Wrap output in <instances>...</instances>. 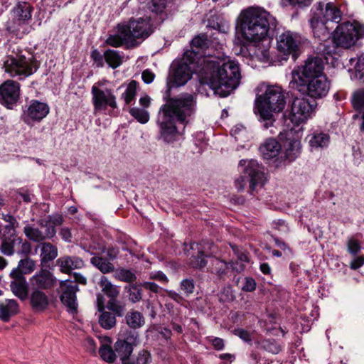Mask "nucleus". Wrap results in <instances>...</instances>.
I'll use <instances>...</instances> for the list:
<instances>
[{"label":"nucleus","instance_id":"f257e3e1","mask_svg":"<svg viewBox=\"0 0 364 364\" xmlns=\"http://www.w3.org/2000/svg\"><path fill=\"white\" fill-rule=\"evenodd\" d=\"M194 55L191 50H186L181 59L175 60L171 65L167 79L168 90L164 97L166 104L163 107L164 119L161 123V136L168 143L176 140L179 133L176 127V121L183 123L188 116L193 112L194 100L189 94H183L178 98H168L169 92L173 87L184 85L192 76L193 71L198 74L200 65L196 67L190 56Z\"/></svg>","mask_w":364,"mask_h":364},{"label":"nucleus","instance_id":"f03ea898","mask_svg":"<svg viewBox=\"0 0 364 364\" xmlns=\"http://www.w3.org/2000/svg\"><path fill=\"white\" fill-rule=\"evenodd\" d=\"M202 84L208 85L215 95L228 96L240 85L241 75L238 63L229 56L208 54L198 70Z\"/></svg>","mask_w":364,"mask_h":364},{"label":"nucleus","instance_id":"7ed1b4c3","mask_svg":"<svg viewBox=\"0 0 364 364\" xmlns=\"http://www.w3.org/2000/svg\"><path fill=\"white\" fill-rule=\"evenodd\" d=\"M238 27L244 39L258 43L269 37V30L276 27V19L259 7H250L240 15Z\"/></svg>","mask_w":364,"mask_h":364},{"label":"nucleus","instance_id":"20e7f679","mask_svg":"<svg viewBox=\"0 0 364 364\" xmlns=\"http://www.w3.org/2000/svg\"><path fill=\"white\" fill-rule=\"evenodd\" d=\"M255 101L254 112L268 129L274 122V114L282 112L286 105L285 93L278 85L262 84Z\"/></svg>","mask_w":364,"mask_h":364},{"label":"nucleus","instance_id":"39448f33","mask_svg":"<svg viewBox=\"0 0 364 364\" xmlns=\"http://www.w3.org/2000/svg\"><path fill=\"white\" fill-rule=\"evenodd\" d=\"M116 33L109 35L106 43L113 47L123 45L128 48L137 47L143 40L153 32L149 18H132L127 22L117 24Z\"/></svg>","mask_w":364,"mask_h":364},{"label":"nucleus","instance_id":"423d86ee","mask_svg":"<svg viewBox=\"0 0 364 364\" xmlns=\"http://www.w3.org/2000/svg\"><path fill=\"white\" fill-rule=\"evenodd\" d=\"M218 32L213 33L210 38L206 34H200L195 36L191 42V49L193 51L194 55L190 56V59H193V62L202 67L203 60L208 56H203L200 52H203L205 49H220L224 50L223 37L227 33L228 26H220L218 25Z\"/></svg>","mask_w":364,"mask_h":364},{"label":"nucleus","instance_id":"0eeeda50","mask_svg":"<svg viewBox=\"0 0 364 364\" xmlns=\"http://www.w3.org/2000/svg\"><path fill=\"white\" fill-rule=\"evenodd\" d=\"M239 166L244 167V176H240L235 181V188L238 191L243 190L246 182L250 183L251 193L261 188L265 183L266 177L263 167L256 160H244L239 162Z\"/></svg>","mask_w":364,"mask_h":364},{"label":"nucleus","instance_id":"6e6552de","mask_svg":"<svg viewBox=\"0 0 364 364\" xmlns=\"http://www.w3.org/2000/svg\"><path fill=\"white\" fill-rule=\"evenodd\" d=\"M333 43L337 47L350 48L364 37V25L356 21L339 23L331 33Z\"/></svg>","mask_w":364,"mask_h":364},{"label":"nucleus","instance_id":"1a4fd4ad","mask_svg":"<svg viewBox=\"0 0 364 364\" xmlns=\"http://www.w3.org/2000/svg\"><path fill=\"white\" fill-rule=\"evenodd\" d=\"M291 86L303 95L311 99L318 100L325 97L330 90L331 82L326 76H317L313 79L303 80L296 76L295 80H291Z\"/></svg>","mask_w":364,"mask_h":364},{"label":"nucleus","instance_id":"9d476101","mask_svg":"<svg viewBox=\"0 0 364 364\" xmlns=\"http://www.w3.org/2000/svg\"><path fill=\"white\" fill-rule=\"evenodd\" d=\"M5 72L10 77L23 80L33 74L38 68V62L24 55L7 56L4 62Z\"/></svg>","mask_w":364,"mask_h":364},{"label":"nucleus","instance_id":"9b49d317","mask_svg":"<svg viewBox=\"0 0 364 364\" xmlns=\"http://www.w3.org/2000/svg\"><path fill=\"white\" fill-rule=\"evenodd\" d=\"M317 103L306 97H296L291 104L289 119L291 122L300 128L299 125L306 123L316 113Z\"/></svg>","mask_w":364,"mask_h":364},{"label":"nucleus","instance_id":"f8f14e48","mask_svg":"<svg viewBox=\"0 0 364 364\" xmlns=\"http://www.w3.org/2000/svg\"><path fill=\"white\" fill-rule=\"evenodd\" d=\"M91 92L94 113L95 114L114 115V109L118 107L114 91L108 88H100L94 85L92 87Z\"/></svg>","mask_w":364,"mask_h":364},{"label":"nucleus","instance_id":"ddd939ff","mask_svg":"<svg viewBox=\"0 0 364 364\" xmlns=\"http://www.w3.org/2000/svg\"><path fill=\"white\" fill-rule=\"evenodd\" d=\"M49 112L50 107L47 103L37 100H31L22 107L21 119L26 125L33 127L46 118Z\"/></svg>","mask_w":364,"mask_h":364},{"label":"nucleus","instance_id":"4468645a","mask_svg":"<svg viewBox=\"0 0 364 364\" xmlns=\"http://www.w3.org/2000/svg\"><path fill=\"white\" fill-rule=\"evenodd\" d=\"M301 37L297 33L287 31L277 38V49L284 56L291 55L295 60L298 57Z\"/></svg>","mask_w":364,"mask_h":364},{"label":"nucleus","instance_id":"2eb2a0df","mask_svg":"<svg viewBox=\"0 0 364 364\" xmlns=\"http://www.w3.org/2000/svg\"><path fill=\"white\" fill-rule=\"evenodd\" d=\"M323 60L318 56L308 58L304 65L297 70L292 71V79L300 77L301 80H306L317 77V76H326L324 73Z\"/></svg>","mask_w":364,"mask_h":364},{"label":"nucleus","instance_id":"dca6fc26","mask_svg":"<svg viewBox=\"0 0 364 364\" xmlns=\"http://www.w3.org/2000/svg\"><path fill=\"white\" fill-rule=\"evenodd\" d=\"M79 291L78 285L74 281L63 280L60 283V299L66 306L67 311L71 314L77 312V302L76 294Z\"/></svg>","mask_w":364,"mask_h":364},{"label":"nucleus","instance_id":"f3484780","mask_svg":"<svg viewBox=\"0 0 364 364\" xmlns=\"http://www.w3.org/2000/svg\"><path fill=\"white\" fill-rule=\"evenodd\" d=\"M302 128L288 129L284 132H280L279 136L280 139L289 141L288 147L285 151V158L289 161H294L301 153V142Z\"/></svg>","mask_w":364,"mask_h":364},{"label":"nucleus","instance_id":"a211bd4d","mask_svg":"<svg viewBox=\"0 0 364 364\" xmlns=\"http://www.w3.org/2000/svg\"><path fill=\"white\" fill-rule=\"evenodd\" d=\"M20 97V84L7 80L0 85V103L9 109L16 105Z\"/></svg>","mask_w":364,"mask_h":364},{"label":"nucleus","instance_id":"6ab92c4d","mask_svg":"<svg viewBox=\"0 0 364 364\" xmlns=\"http://www.w3.org/2000/svg\"><path fill=\"white\" fill-rule=\"evenodd\" d=\"M313 14L318 18L330 24L338 23L341 21V12L336 5L332 2L324 4L318 2L311 9Z\"/></svg>","mask_w":364,"mask_h":364},{"label":"nucleus","instance_id":"aec40b11","mask_svg":"<svg viewBox=\"0 0 364 364\" xmlns=\"http://www.w3.org/2000/svg\"><path fill=\"white\" fill-rule=\"evenodd\" d=\"M31 290L48 289L53 287L56 282L55 278L48 270L42 269L30 278Z\"/></svg>","mask_w":364,"mask_h":364},{"label":"nucleus","instance_id":"412c9836","mask_svg":"<svg viewBox=\"0 0 364 364\" xmlns=\"http://www.w3.org/2000/svg\"><path fill=\"white\" fill-rule=\"evenodd\" d=\"M137 339V333L131 331L129 334L124 338V341H117L115 343V351L122 361L123 359L125 360L133 358L132 356L133 345L136 344Z\"/></svg>","mask_w":364,"mask_h":364},{"label":"nucleus","instance_id":"4be33fe9","mask_svg":"<svg viewBox=\"0 0 364 364\" xmlns=\"http://www.w3.org/2000/svg\"><path fill=\"white\" fill-rule=\"evenodd\" d=\"M210 262V271L217 274L219 277H223L226 275L230 269L237 272H240L244 270V266L242 264L238 265L237 262L227 263L225 261L221 260L217 257H211Z\"/></svg>","mask_w":364,"mask_h":364},{"label":"nucleus","instance_id":"5701e85b","mask_svg":"<svg viewBox=\"0 0 364 364\" xmlns=\"http://www.w3.org/2000/svg\"><path fill=\"white\" fill-rule=\"evenodd\" d=\"M33 7L28 2L19 1L12 9L14 20L19 25L27 24L31 20Z\"/></svg>","mask_w":364,"mask_h":364},{"label":"nucleus","instance_id":"b1692460","mask_svg":"<svg viewBox=\"0 0 364 364\" xmlns=\"http://www.w3.org/2000/svg\"><path fill=\"white\" fill-rule=\"evenodd\" d=\"M97 306L98 311L102 312L99 316V323L100 326L105 329H111L116 324V316L108 311H104L105 298L99 293L97 294Z\"/></svg>","mask_w":364,"mask_h":364},{"label":"nucleus","instance_id":"393cba45","mask_svg":"<svg viewBox=\"0 0 364 364\" xmlns=\"http://www.w3.org/2000/svg\"><path fill=\"white\" fill-rule=\"evenodd\" d=\"M262 158L265 160H272L277 158L281 153L282 146L274 139H266L259 148Z\"/></svg>","mask_w":364,"mask_h":364},{"label":"nucleus","instance_id":"a878e982","mask_svg":"<svg viewBox=\"0 0 364 364\" xmlns=\"http://www.w3.org/2000/svg\"><path fill=\"white\" fill-rule=\"evenodd\" d=\"M309 23L315 38H317L321 41H324L328 38L331 33V29L332 28V27H330L328 23L318 18V16H316L314 14L312 18L310 19Z\"/></svg>","mask_w":364,"mask_h":364},{"label":"nucleus","instance_id":"bb28decb","mask_svg":"<svg viewBox=\"0 0 364 364\" xmlns=\"http://www.w3.org/2000/svg\"><path fill=\"white\" fill-rule=\"evenodd\" d=\"M10 277L11 278L10 288L13 294L21 300L26 299L28 296V287L25 277L12 274L11 272Z\"/></svg>","mask_w":364,"mask_h":364},{"label":"nucleus","instance_id":"cd10ccee","mask_svg":"<svg viewBox=\"0 0 364 364\" xmlns=\"http://www.w3.org/2000/svg\"><path fill=\"white\" fill-rule=\"evenodd\" d=\"M57 264L61 272L70 273L72 270L81 269L84 267V261L77 256H63L58 259Z\"/></svg>","mask_w":364,"mask_h":364},{"label":"nucleus","instance_id":"c85d7f7f","mask_svg":"<svg viewBox=\"0 0 364 364\" xmlns=\"http://www.w3.org/2000/svg\"><path fill=\"white\" fill-rule=\"evenodd\" d=\"M30 303L33 310L35 311H43L48 306L49 299L43 291L36 289L31 291Z\"/></svg>","mask_w":364,"mask_h":364},{"label":"nucleus","instance_id":"c756f323","mask_svg":"<svg viewBox=\"0 0 364 364\" xmlns=\"http://www.w3.org/2000/svg\"><path fill=\"white\" fill-rule=\"evenodd\" d=\"M18 312V304L14 299H6L0 303V319L7 322Z\"/></svg>","mask_w":364,"mask_h":364},{"label":"nucleus","instance_id":"7c9ffc66","mask_svg":"<svg viewBox=\"0 0 364 364\" xmlns=\"http://www.w3.org/2000/svg\"><path fill=\"white\" fill-rule=\"evenodd\" d=\"M311 149H323L328 146L330 142L329 135L326 133L314 131L307 136Z\"/></svg>","mask_w":364,"mask_h":364},{"label":"nucleus","instance_id":"2f4dec72","mask_svg":"<svg viewBox=\"0 0 364 364\" xmlns=\"http://www.w3.org/2000/svg\"><path fill=\"white\" fill-rule=\"evenodd\" d=\"M200 244L196 242L191 245V248L192 250H198L197 255H192L189 261L190 265L193 268L200 269L204 267L207 264V262L205 260V257L210 256L209 254L205 253V252L200 249Z\"/></svg>","mask_w":364,"mask_h":364},{"label":"nucleus","instance_id":"473e14b6","mask_svg":"<svg viewBox=\"0 0 364 364\" xmlns=\"http://www.w3.org/2000/svg\"><path fill=\"white\" fill-rule=\"evenodd\" d=\"M36 269V262L26 257L21 259L18 262V266L13 269L11 272L12 274H18L19 276H24V274H29L34 271Z\"/></svg>","mask_w":364,"mask_h":364},{"label":"nucleus","instance_id":"72a5a7b5","mask_svg":"<svg viewBox=\"0 0 364 364\" xmlns=\"http://www.w3.org/2000/svg\"><path fill=\"white\" fill-rule=\"evenodd\" d=\"M104 57L105 62L113 69L119 67L124 60V55L122 52L112 49L107 50L104 53Z\"/></svg>","mask_w":364,"mask_h":364},{"label":"nucleus","instance_id":"f704fd0d","mask_svg":"<svg viewBox=\"0 0 364 364\" xmlns=\"http://www.w3.org/2000/svg\"><path fill=\"white\" fill-rule=\"evenodd\" d=\"M41 247V260L43 263L54 260L58 256L57 247L50 242H42Z\"/></svg>","mask_w":364,"mask_h":364},{"label":"nucleus","instance_id":"c9c22d12","mask_svg":"<svg viewBox=\"0 0 364 364\" xmlns=\"http://www.w3.org/2000/svg\"><path fill=\"white\" fill-rule=\"evenodd\" d=\"M99 285L102 291L109 299H117L119 294V287L114 285L105 276H101Z\"/></svg>","mask_w":364,"mask_h":364},{"label":"nucleus","instance_id":"e433bc0d","mask_svg":"<svg viewBox=\"0 0 364 364\" xmlns=\"http://www.w3.org/2000/svg\"><path fill=\"white\" fill-rule=\"evenodd\" d=\"M349 63L354 68L353 78L364 82V53L358 58H351Z\"/></svg>","mask_w":364,"mask_h":364},{"label":"nucleus","instance_id":"4c0bfd02","mask_svg":"<svg viewBox=\"0 0 364 364\" xmlns=\"http://www.w3.org/2000/svg\"><path fill=\"white\" fill-rule=\"evenodd\" d=\"M125 320L127 324L132 329L139 328L145 323L142 314L137 311L128 312L125 316Z\"/></svg>","mask_w":364,"mask_h":364},{"label":"nucleus","instance_id":"58836bf2","mask_svg":"<svg viewBox=\"0 0 364 364\" xmlns=\"http://www.w3.org/2000/svg\"><path fill=\"white\" fill-rule=\"evenodd\" d=\"M90 262L103 274L109 273L114 271V265L106 258L95 256L90 259Z\"/></svg>","mask_w":364,"mask_h":364},{"label":"nucleus","instance_id":"ea45409f","mask_svg":"<svg viewBox=\"0 0 364 364\" xmlns=\"http://www.w3.org/2000/svg\"><path fill=\"white\" fill-rule=\"evenodd\" d=\"M353 105L356 110L363 112L360 130L364 133V90H358L354 92Z\"/></svg>","mask_w":364,"mask_h":364},{"label":"nucleus","instance_id":"a19ab883","mask_svg":"<svg viewBox=\"0 0 364 364\" xmlns=\"http://www.w3.org/2000/svg\"><path fill=\"white\" fill-rule=\"evenodd\" d=\"M138 85L139 84L136 80H132L127 85L124 92L122 95V98L124 100L125 105H128L135 100Z\"/></svg>","mask_w":364,"mask_h":364},{"label":"nucleus","instance_id":"79ce46f5","mask_svg":"<svg viewBox=\"0 0 364 364\" xmlns=\"http://www.w3.org/2000/svg\"><path fill=\"white\" fill-rule=\"evenodd\" d=\"M23 232L28 240L33 242H40L44 240L43 231L33 225H26L23 228Z\"/></svg>","mask_w":364,"mask_h":364},{"label":"nucleus","instance_id":"37998d69","mask_svg":"<svg viewBox=\"0 0 364 364\" xmlns=\"http://www.w3.org/2000/svg\"><path fill=\"white\" fill-rule=\"evenodd\" d=\"M105 306L116 316L122 317L124 315L125 306L117 299H109Z\"/></svg>","mask_w":364,"mask_h":364},{"label":"nucleus","instance_id":"c03bdc74","mask_svg":"<svg viewBox=\"0 0 364 364\" xmlns=\"http://www.w3.org/2000/svg\"><path fill=\"white\" fill-rule=\"evenodd\" d=\"M140 8L156 15L159 13V0H139Z\"/></svg>","mask_w":364,"mask_h":364},{"label":"nucleus","instance_id":"a18cd8bd","mask_svg":"<svg viewBox=\"0 0 364 364\" xmlns=\"http://www.w3.org/2000/svg\"><path fill=\"white\" fill-rule=\"evenodd\" d=\"M114 277L119 281L132 282L136 279L134 272L127 269H119L115 272Z\"/></svg>","mask_w":364,"mask_h":364},{"label":"nucleus","instance_id":"49530a36","mask_svg":"<svg viewBox=\"0 0 364 364\" xmlns=\"http://www.w3.org/2000/svg\"><path fill=\"white\" fill-rule=\"evenodd\" d=\"M129 113L141 124H145L149 119V114L144 108L133 107L129 110Z\"/></svg>","mask_w":364,"mask_h":364},{"label":"nucleus","instance_id":"de8ad7c7","mask_svg":"<svg viewBox=\"0 0 364 364\" xmlns=\"http://www.w3.org/2000/svg\"><path fill=\"white\" fill-rule=\"evenodd\" d=\"M126 289H127L129 299L132 303L138 302L141 299L142 294L140 285L130 284L128 287H126Z\"/></svg>","mask_w":364,"mask_h":364},{"label":"nucleus","instance_id":"09e8293b","mask_svg":"<svg viewBox=\"0 0 364 364\" xmlns=\"http://www.w3.org/2000/svg\"><path fill=\"white\" fill-rule=\"evenodd\" d=\"M316 48L318 54L323 56L326 60H328V57L335 52V47L331 45L329 42L322 41Z\"/></svg>","mask_w":364,"mask_h":364},{"label":"nucleus","instance_id":"8fccbe9b","mask_svg":"<svg viewBox=\"0 0 364 364\" xmlns=\"http://www.w3.org/2000/svg\"><path fill=\"white\" fill-rule=\"evenodd\" d=\"M38 225L41 227L46 228L45 232H43V236H44V240L51 239L55 235V226L49 223L48 220L41 218L38 220Z\"/></svg>","mask_w":364,"mask_h":364},{"label":"nucleus","instance_id":"3c124183","mask_svg":"<svg viewBox=\"0 0 364 364\" xmlns=\"http://www.w3.org/2000/svg\"><path fill=\"white\" fill-rule=\"evenodd\" d=\"M16 245V238L13 240H4L0 245L1 252L6 256H12L14 252Z\"/></svg>","mask_w":364,"mask_h":364},{"label":"nucleus","instance_id":"603ef678","mask_svg":"<svg viewBox=\"0 0 364 364\" xmlns=\"http://www.w3.org/2000/svg\"><path fill=\"white\" fill-rule=\"evenodd\" d=\"M99 353L105 361L112 363L115 360L116 353L108 346H102L99 350Z\"/></svg>","mask_w":364,"mask_h":364},{"label":"nucleus","instance_id":"864d4df0","mask_svg":"<svg viewBox=\"0 0 364 364\" xmlns=\"http://www.w3.org/2000/svg\"><path fill=\"white\" fill-rule=\"evenodd\" d=\"M235 299L234 291L230 286L223 288L219 294V300L222 303H230Z\"/></svg>","mask_w":364,"mask_h":364},{"label":"nucleus","instance_id":"5fc2aeb1","mask_svg":"<svg viewBox=\"0 0 364 364\" xmlns=\"http://www.w3.org/2000/svg\"><path fill=\"white\" fill-rule=\"evenodd\" d=\"M16 245H20L21 247L16 251L17 254L22 256H28L31 252V245L21 237L16 238Z\"/></svg>","mask_w":364,"mask_h":364},{"label":"nucleus","instance_id":"6e6d98bb","mask_svg":"<svg viewBox=\"0 0 364 364\" xmlns=\"http://www.w3.org/2000/svg\"><path fill=\"white\" fill-rule=\"evenodd\" d=\"M346 245L348 252L353 255H356L361 250L360 242L353 237L348 239Z\"/></svg>","mask_w":364,"mask_h":364},{"label":"nucleus","instance_id":"4d7b16f0","mask_svg":"<svg viewBox=\"0 0 364 364\" xmlns=\"http://www.w3.org/2000/svg\"><path fill=\"white\" fill-rule=\"evenodd\" d=\"M195 289L193 279H184L181 282V291L186 296L192 294Z\"/></svg>","mask_w":364,"mask_h":364},{"label":"nucleus","instance_id":"13d9d810","mask_svg":"<svg viewBox=\"0 0 364 364\" xmlns=\"http://www.w3.org/2000/svg\"><path fill=\"white\" fill-rule=\"evenodd\" d=\"M264 348L273 354H277L281 351V346L274 340L265 341Z\"/></svg>","mask_w":364,"mask_h":364},{"label":"nucleus","instance_id":"bf43d9fd","mask_svg":"<svg viewBox=\"0 0 364 364\" xmlns=\"http://www.w3.org/2000/svg\"><path fill=\"white\" fill-rule=\"evenodd\" d=\"M232 333L235 336L239 337L246 343H250L252 341L250 333L245 329L241 328H235Z\"/></svg>","mask_w":364,"mask_h":364},{"label":"nucleus","instance_id":"052dcab7","mask_svg":"<svg viewBox=\"0 0 364 364\" xmlns=\"http://www.w3.org/2000/svg\"><path fill=\"white\" fill-rule=\"evenodd\" d=\"M43 218L48 220V222L50 223L54 226H59L62 225L64 221L63 215L59 213L48 215Z\"/></svg>","mask_w":364,"mask_h":364},{"label":"nucleus","instance_id":"680f3d73","mask_svg":"<svg viewBox=\"0 0 364 364\" xmlns=\"http://www.w3.org/2000/svg\"><path fill=\"white\" fill-rule=\"evenodd\" d=\"M256 289V282L252 277H246L242 290L246 292H252Z\"/></svg>","mask_w":364,"mask_h":364},{"label":"nucleus","instance_id":"e2e57ef3","mask_svg":"<svg viewBox=\"0 0 364 364\" xmlns=\"http://www.w3.org/2000/svg\"><path fill=\"white\" fill-rule=\"evenodd\" d=\"M91 58L97 67H103L105 61L104 55H102L98 50H94L91 53Z\"/></svg>","mask_w":364,"mask_h":364},{"label":"nucleus","instance_id":"0e129e2a","mask_svg":"<svg viewBox=\"0 0 364 364\" xmlns=\"http://www.w3.org/2000/svg\"><path fill=\"white\" fill-rule=\"evenodd\" d=\"M232 248L233 252L236 255L238 260L241 262V264H238V265L242 264L245 267V264L242 263L243 262L247 263L249 262V257H248L247 254L245 252L239 250L236 247L232 246Z\"/></svg>","mask_w":364,"mask_h":364},{"label":"nucleus","instance_id":"69168bd1","mask_svg":"<svg viewBox=\"0 0 364 364\" xmlns=\"http://www.w3.org/2000/svg\"><path fill=\"white\" fill-rule=\"evenodd\" d=\"M150 359V354L146 350H141L135 358L136 364H146Z\"/></svg>","mask_w":364,"mask_h":364},{"label":"nucleus","instance_id":"338daca9","mask_svg":"<svg viewBox=\"0 0 364 364\" xmlns=\"http://www.w3.org/2000/svg\"><path fill=\"white\" fill-rule=\"evenodd\" d=\"M141 78L146 84H150L154 81L155 74L150 69H146L141 74Z\"/></svg>","mask_w":364,"mask_h":364},{"label":"nucleus","instance_id":"774afa93","mask_svg":"<svg viewBox=\"0 0 364 364\" xmlns=\"http://www.w3.org/2000/svg\"><path fill=\"white\" fill-rule=\"evenodd\" d=\"M364 264V255L355 257L350 263L351 269H358Z\"/></svg>","mask_w":364,"mask_h":364}]
</instances>
